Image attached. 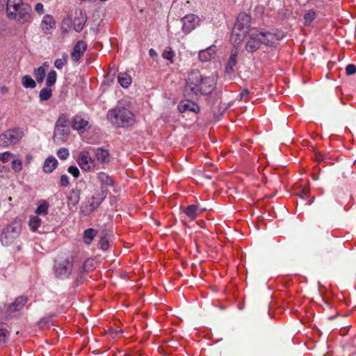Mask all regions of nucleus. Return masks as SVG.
<instances>
[{
	"label": "nucleus",
	"instance_id": "13d9d810",
	"mask_svg": "<svg viewBox=\"0 0 356 356\" xmlns=\"http://www.w3.org/2000/svg\"><path fill=\"white\" fill-rule=\"evenodd\" d=\"M3 89H5L6 91L8 90V88H3Z\"/></svg>",
	"mask_w": 356,
	"mask_h": 356
},
{
	"label": "nucleus",
	"instance_id": "a19ab883",
	"mask_svg": "<svg viewBox=\"0 0 356 356\" xmlns=\"http://www.w3.org/2000/svg\"><path fill=\"white\" fill-rule=\"evenodd\" d=\"M12 169L16 172H19L22 170V161L20 159H13L11 163Z\"/></svg>",
	"mask_w": 356,
	"mask_h": 356
},
{
	"label": "nucleus",
	"instance_id": "dca6fc26",
	"mask_svg": "<svg viewBox=\"0 0 356 356\" xmlns=\"http://www.w3.org/2000/svg\"><path fill=\"white\" fill-rule=\"evenodd\" d=\"M69 134V128L55 127L53 137L54 140L57 143H65L68 138Z\"/></svg>",
	"mask_w": 356,
	"mask_h": 356
},
{
	"label": "nucleus",
	"instance_id": "5fc2aeb1",
	"mask_svg": "<svg viewBox=\"0 0 356 356\" xmlns=\"http://www.w3.org/2000/svg\"><path fill=\"white\" fill-rule=\"evenodd\" d=\"M26 159L29 162L31 160H32L33 156L31 154H28L26 155Z\"/></svg>",
	"mask_w": 356,
	"mask_h": 356
},
{
	"label": "nucleus",
	"instance_id": "c756f323",
	"mask_svg": "<svg viewBox=\"0 0 356 356\" xmlns=\"http://www.w3.org/2000/svg\"><path fill=\"white\" fill-rule=\"evenodd\" d=\"M42 224V220L38 216H31L29 220V225L32 232H36Z\"/></svg>",
	"mask_w": 356,
	"mask_h": 356
},
{
	"label": "nucleus",
	"instance_id": "f257e3e1",
	"mask_svg": "<svg viewBox=\"0 0 356 356\" xmlns=\"http://www.w3.org/2000/svg\"><path fill=\"white\" fill-rule=\"evenodd\" d=\"M216 85L215 76H205L199 70H193L188 75L184 95L187 99H195L200 95L211 93Z\"/></svg>",
	"mask_w": 356,
	"mask_h": 356
},
{
	"label": "nucleus",
	"instance_id": "cd10ccee",
	"mask_svg": "<svg viewBox=\"0 0 356 356\" xmlns=\"http://www.w3.org/2000/svg\"><path fill=\"white\" fill-rule=\"evenodd\" d=\"M95 156L102 163H107L109 161L108 152L103 148H97L95 150Z\"/></svg>",
	"mask_w": 356,
	"mask_h": 356
},
{
	"label": "nucleus",
	"instance_id": "e433bc0d",
	"mask_svg": "<svg viewBox=\"0 0 356 356\" xmlns=\"http://www.w3.org/2000/svg\"><path fill=\"white\" fill-rule=\"evenodd\" d=\"M67 60H68V55H67V54L64 53L62 55V58H57L54 61V66L58 70H61L65 65H67Z\"/></svg>",
	"mask_w": 356,
	"mask_h": 356
},
{
	"label": "nucleus",
	"instance_id": "c03bdc74",
	"mask_svg": "<svg viewBox=\"0 0 356 356\" xmlns=\"http://www.w3.org/2000/svg\"><path fill=\"white\" fill-rule=\"evenodd\" d=\"M13 157V154L10 152L7 151L3 153H0V161L4 163H7Z\"/></svg>",
	"mask_w": 356,
	"mask_h": 356
},
{
	"label": "nucleus",
	"instance_id": "72a5a7b5",
	"mask_svg": "<svg viewBox=\"0 0 356 356\" xmlns=\"http://www.w3.org/2000/svg\"><path fill=\"white\" fill-rule=\"evenodd\" d=\"M52 96V90L50 88H48L46 86L45 88H42L39 93V98L40 100L47 101L51 98Z\"/></svg>",
	"mask_w": 356,
	"mask_h": 356
},
{
	"label": "nucleus",
	"instance_id": "6ab92c4d",
	"mask_svg": "<svg viewBox=\"0 0 356 356\" xmlns=\"http://www.w3.org/2000/svg\"><path fill=\"white\" fill-rule=\"evenodd\" d=\"M216 54V47L211 46L199 52L198 57L202 62H207L210 60Z\"/></svg>",
	"mask_w": 356,
	"mask_h": 356
},
{
	"label": "nucleus",
	"instance_id": "6e6552de",
	"mask_svg": "<svg viewBox=\"0 0 356 356\" xmlns=\"http://www.w3.org/2000/svg\"><path fill=\"white\" fill-rule=\"evenodd\" d=\"M73 268V261L71 259H65L55 264L54 266V274L59 279H66L72 273Z\"/></svg>",
	"mask_w": 356,
	"mask_h": 356
},
{
	"label": "nucleus",
	"instance_id": "79ce46f5",
	"mask_svg": "<svg viewBox=\"0 0 356 356\" xmlns=\"http://www.w3.org/2000/svg\"><path fill=\"white\" fill-rule=\"evenodd\" d=\"M8 334L9 332L6 329L0 327V346L6 343Z\"/></svg>",
	"mask_w": 356,
	"mask_h": 356
},
{
	"label": "nucleus",
	"instance_id": "7c9ffc66",
	"mask_svg": "<svg viewBox=\"0 0 356 356\" xmlns=\"http://www.w3.org/2000/svg\"><path fill=\"white\" fill-rule=\"evenodd\" d=\"M118 80L123 88H128L131 83V78L127 73H120L118 76Z\"/></svg>",
	"mask_w": 356,
	"mask_h": 356
},
{
	"label": "nucleus",
	"instance_id": "7ed1b4c3",
	"mask_svg": "<svg viewBox=\"0 0 356 356\" xmlns=\"http://www.w3.org/2000/svg\"><path fill=\"white\" fill-rule=\"evenodd\" d=\"M107 120L114 127L127 128L135 124L134 114L124 106H115L106 113Z\"/></svg>",
	"mask_w": 356,
	"mask_h": 356
},
{
	"label": "nucleus",
	"instance_id": "c85d7f7f",
	"mask_svg": "<svg viewBox=\"0 0 356 356\" xmlns=\"http://www.w3.org/2000/svg\"><path fill=\"white\" fill-rule=\"evenodd\" d=\"M97 232L95 229H92V228L86 229L83 232V242L87 245H90L92 243L94 238L95 237V236L97 235Z\"/></svg>",
	"mask_w": 356,
	"mask_h": 356
},
{
	"label": "nucleus",
	"instance_id": "412c9836",
	"mask_svg": "<svg viewBox=\"0 0 356 356\" xmlns=\"http://www.w3.org/2000/svg\"><path fill=\"white\" fill-rule=\"evenodd\" d=\"M86 21L87 17L86 14L81 12L79 15L75 17L74 21L72 22L74 31L76 32L80 33L83 30Z\"/></svg>",
	"mask_w": 356,
	"mask_h": 356
},
{
	"label": "nucleus",
	"instance_id": "c9c22d12",
	"mask_svg": "<svg viewBox=\"0 0 356 356\" xmlns=\"http://www.w3.org/2000/svg\"><path fill=\"white\" fill-rule=\"evenodd\" d=\"M69 119L66 114H61L59 115L56 122L55 127H67L68 128Z\"/></svg>",
	"mask_w": 356,
	"mask_h": 356
},
{
	"label": "nucleus",
	"instance_id": "f8f14e48",
	"mask_svg": "<svg viewBox=\"0 0 356 356\" xmlns=\"http://www.w3.org/2000/svg\"><path fill=\"white\" fill-rule=\"evenodd\" d=\"M71 125L73 129L83 133L88 128V119L76 115L73 118Z\"/></svg>",
	"mask_w": 356,
	"mask_h": 356
},
{
	"label": "nucleus",
	"instance_id": "58836bf2",
	"mask_svg": "<svg viewBox=\"0 0 356 356\" xmlns=\"http://www.w3.org/2000/svg\"><path fill=\"white\" fill-rule=\"evenodd\" d=\"M162 56L164 59L169 60L170 63H173V57L175 56V52L171 47H168L163 51Z\"/></svg>",
	"mask_w": 356,
	"mask_h": 356
},
{
	"label": "nucleus",
	"instance_id": "0eeeda50",
	"mask_svg": "<svg viewBox=\"0 0 356 356\" xmlns=\"http://www.w3.org/2000/svg\"><path fill=\"white\" fill-rule=\"evenodd\" d=\"M8 17L10 19H15L21 24L30 23L32 21V8L29 4L24 3L17 11L14 12L13 15Z\"/></svg>",
	"mask_w": 356,
	"mask_h": 356
},
{
	"label": "nucleus",
	"instance_id": "39448f33",
	"mask_svg": "<svg viewBox=\"0 0 356 356\" xmlns=\"http://www.w3.org/2000/svg\"><path fill=\"white\" fill-rule=\"evenodd\" d=\"M23 129L15 127L0 134V147H8L19 143L24 137Z\"/></svg>",
	"mask_w": 356,
	"mask_h": 356
},
{
	"label": "nucleus",
	"instance_id": "ddd939ff",
	"mask_svg": "<svg viewBox=\"0 0 356 356\" xmlns=\"http://www.w3.org/2000/svg\"><path fill=\"white\" fill-rule=\"evenodd\" d=\"M87 49V44L83 40H79L74 45L71 54L72 60L74 62H79L80 58Z\"/></svg>",
	"mask_w": 356,
	"mask_h": 356
},
{
	"label": "nucleus",
	"instance_id": "4c0bfd02",
	"mask_svg": "<svg viewBox=\"0 0 356 356\" xmlns=\"http://www.w3.org/2000/svg\"><path fill=\"white\" fill-rule=\"evenodd\" d=\"M316 17V13L314 10H309L304 15L305 24L309 25Z\"/></svg>",
	"mask_w": 356,
	"mask_h": 356
},
{
	"label": "nucleus",
	"instance_id": "37998d69",
	"mask_svg": "<svg viewBox=\"0 0 356 356\" xmlns=\"http://www.w3.org/2000/svg\"><path fill=\"white\" fill-rule=\"evenodd\" d=\"M57 156L61 160H65L69 156V151L67 148L62 147L57 151Z\"/></svg>",
	"mask_w": 356,
	"mask_h": 356
},
{
	"label": "nucleus",
	"instance_id": "09e8293b",
	"mask_svg": "<svg viewBox=\"0 0 356 356\" xmlns=\"http://www.w3.org/2000/svg\"><path fill=\"white\" fill-rule=\"evenodd\" d=\"M70 184L69 177L66 175H62L60 179V185L63 187H67Z\"/></svg>",
	"mask_w": 356,
	"mask_h": 356
},
{
	"label": "nucleus",
	"instance_id": "603ef678",
	"mask_svg": "<svg viewBox=\"0 0 356 356\" xmlns=\"http://www.w3.org/2000/svg\"><path fill=\"white\" fill-rule=\"evenodd\" d=\"M35 11L39 13L40 15H42L44 13V6L42 3H38L36 5H35Z\"/></svg>",
	"mask_w": 356,
	"mask_h": 356
},
{
	"label": "nucleus",
	"instance_id": "2eb2a0df",
	"mask_svg": "<svg viewBox=\"0 0 356 356\" xmlns=\"http://www.w3.org/2000/svg\"><path fill=\"white\" fill-rule=\"evenodd\" d=\"M206 211L205 208H200L197 204H190L183 209V213L191 220H194L197 216Z\"/></svg>",
	"mask_w": 356,
	"mask_h": 356
},
{
	"label": "nucleus",
	"instance_id": "1a4fd4ad",
	"mask_svg": "<svg viewBox=\"0 0 356 356\" xmlns=\"http://www.w3.org/2000/svg\"><path fill=\"white\" fill-rule=\"evenodd\" d=\"M250 15L245 13H241L236 18V21L233 29H235V31H239L247 34L252 30V29L250 28Z\"/></svg>",
	"mask_w": 356,
	"mask_h": 356
},
{
	"label": "nucleus",
	"instance_id": "f704fd0d",
	"mask_svg": "<svg viewBox=\"0 0 356 356\" xmlns=\"http://www.w3.org/2000/svg\"><path fill=\"white\" fill-rule=\"evenodd\" d=\"M56 72L54 70L49 72L46 78V86L48 88L53 86L56 83Z\"/></svg>",
	"mask_w": 356,
	"mask_h": 356
},
{
	"label": "nucleus",
	"instance_id": "9b49d317",
	"mask_svg": "<svg viewBox=\"0 0 356 356\" xmlns=\"http://www.w3.org/2000/svg\"><path fill=\"white\" fill-rule=\"evenodd\" d=\"M77 162L80 168L85 171H90L95 166L94 160L91 159L87 152H82L80 153Z\"/></svg>",
	"mask_w": 356,
	"mask_h": 356
},
{
	"label": "nucleus",
	"instance_id": "4d7b16f0",
	"mask_svg": "<svg viewBox=\"0 0 356 356\" xmlns=\"http://www.w3.org/2000/svg\"><path fill=\"white\" fill-rule=\"evenodd\" d=\"M316 159H317L318 161H321V156H316Z\"/></svg>",
	"mask_w": 356,
	"mask_h": 356
},
{
	"label": "nucleus",
	"instance_id": "de8ad7c7",
	"mask_svg": "<svg viewBox=\"0 0 356 356\" xmlns=\"http://www.w3.org/2000/svg\"><path fill=\"white\" fill-rule=\"evenodd\" d=\"M346 73L348 75H353L356 73V66L354 64H348L346 67Z\"/></svg>",
	"mask_w": 356,
	"mask_h": 356
},
{
	"label": "nucleus",
	"instance_id": "20e7f679",
	"mask_svg": "<svg viewBox=\"0 0 356 356\" xmlns=\"http://www.w3.org/2000/svg\"><path fill=\"white\" fill-rule=\"evenodd\" d=\"M107 195V190L102 191H97L93 195L88 198L80 207L81 213L85 216H89L95 211L102 203Z\"/></svg>",
	"mask_w": 356,
	"mask_h": 356
},
{
	"label": "nucleus",
	"instance_id": "864d4df0",
	"mask_svg": "<svg viewBox=\"0 0 356 356\" xmlns=\"http://www.w3.org/2000/svg\"><path fill=\"white\" fill-rule=\"evenodd\" d=\"M149 54L151 57H154V56H156V53L153 49H149Z\"/></svg>",
	"mask_w": 356,
	"mask_h": 356
},
{
	"label": "nucleus",
	"instance_id": "a878e982",
	"mask_svg": "<svg viewBox=\"0 0 356 356\" xmlns=\"http://www.w3.org/2000/svg\"><path fill=\"white\" fill-rule=\"evenodd\" d=\"M238 56V51L236 49L232 50L231 55L227 61L225 67V73L231 74L234 72V67L236 65V58Z\"/></svg>",
	"mask_w": 356,
	"mask_h": 356
},
{
	"label": "nucleus",
	"instance_id": "f03ea898",
	"mask_svg": "<svg viewBox=\"0 0 356 356\" xmlns=\"http://www.w3.org/2000/svg\"><path fill=\"white\" fill-rule=\"evenodd\" d=\"M277 38L275 34L269 31H261L252 28L248 33V39L246 42L245 49L249 53H254L258 50L261 44L273 46Z\"/></svg>",
	"mask_w": 356,
	"mask_h": 356
},
{
	"label": "nucleus",
	"instance_id": "8fccbe9b",
	"mask_svg": "<svg viewBox=\"0 0 356 356\" xmlns=\"http://www.w3.org/2000/svg\"><path fill=\"white\" fill-rule=\"evenodd\" d=\"M298 195L301 199L306 200L309 197V191L307 188H304Z\"/></svg>",
	"mask_w": 356,
	"mask_h": 356
},
{
	"label": "nucleus",
	"instance_id": "4468645a",
	"mask_svg": "<svg viewBox=\"0 0 356 356\" xmlns=\"http://www.w3.org/2000/svg\"><path fill=\"white\" fill-rule=\"evenodd\" d=\"M41 28L45 35L51 33V30L56 29V22L50 15H45L41 22Z\"/></svg>",
	"mask_w": 356,
	"mask_h": 356
},
{
	"label": "nucleus",
	"instance_id": "3c124183",
	"mask_svg": "<svg viewBox=\"0 0 356 356\" xmlns=\"http://www.w3.org/2000/svg\"><path fill=\"white\" fill-rule=\"evenodd\" d=\"M249 90L248 89H243L240 94V99L246 101L249 95Z\"/></svg>",
	"mask_w": 356,
	"mask_h": 356
},
{
	"label": "nucleus",
	"instance_id": "9d476101",
	"mask_svg": "<svg viewBox=\"0 0 356 356\" xmlns=\"http://www.w3.org/2000/svg\"><path fill=\"white\" fill-rule=\"evenodd\" d=\"M181 22L182 31L185 33H188L195 29L198 24L199 18L193 14H190L182 17Z\"/></svg>",
	"mask_w": 356,
	"mask_h": 356
},
{
	"label": "nucleus",
	"instance_id": "49530a36",
	"mask_svg": "<svg viewBox=\"0 0 356 356\" xmlns=\"http://www.w3.org/2000/svg\"><path fill=\"white\" fill-rule=\"evenodd\" d=\"M67 171L75 178L79 177V176L80 175L79 170L78 169V168L76 166H74V165H70L68 168Z\"/></svg>",
	"mask_w": 356,
	"mask_h": 356
},
{
	"label": "nucleus",
	"instance_id": "aec40b11",
	"mask_svg": "<svg viewBox=\"0 0 356 356\" xmlns=\"http://www.w3.org/2000/svg\"><path fill=\"white\" fill-rule=\"evenodd\" d=\"M178 109L181 113H184L186 111L198 113L200 110L198 105L192 101L179 103L178 105Z\"/></svg>",
	"mask_w": 356,
	"mask_h": 356
},
{
	"label": "nucleus",
	"instance_id": "393cba45",
	"mask_svg": "<svg viewBox=\"0 0 356 356\" xmlns=\"http://www.w3.org/2000/svg\"><path fill=\"white\" fill-rule=\"evenodd\" d=\"M27 302V298L24 296H19L9 305L8 311L10 312H17L21 310Z\"/></svg>",
	"mask_w": 356,
	"mask_h": 356
},
{
	"label": "nucleus",
	"instance_id": "ea45409f",
	"mask_svg": "<svg viewBox=\"0 0 356 356\" xmlns=\"http://www.w3.org/2000/svg\"><path fill=\"white\" fill-rule=\"evenodd\" d=\"M72 25V19L70 17L65 18L61 24V31L64 33H69Z\"/></svg>",
	"mask_w": 356,
	"mask_h": 356
},
{
	"label": "nucleus",
	"instance_id": "473e14b6",
	"mask_svg": "<svg viewBox=\"0 0 356 356\" xmlns=\"http://www.w3.org/2000/svg\"><path fill=\"white\" fill-rule=\"evenodd\" d=\"M45 74V69L43 66L35 68L33 71V74L35 77L36 81L39 83L43 82Z\"/></svg>",
	"mask_w": 356,
	"mask_h": 356
},
{
	"label": "nucleus",
	"instance_id": "b1692460",
	"mask_svg": "<svg viewBox=\"0 0 356 356\" xmlns=\"http://www.w3.org/2000/svg\"><path fill=\"white\" fill-rule=\"evenodd\" d=\"M58 161L53 156L47 157L43 164V171L45 173H51L54 171V170L57 167Z\"/></svg>",
	"mask_w": 356,
	"mask_h": 356
},
{
	"label": "nucleus",
	"instance_id": "a18cd8bd",
	"mask_svg": "<svg viewBox=\"0 0 356 356\" xmlns=\"http://www.w3.org/2000/svg\"><path fill=\"white\" fill-rule=\"evenodd\" d=\"M100 248L102 250H107L109 248V243L106 235L102 236L99 241Z\"/></svg>",
	"mask_w": 356,
	"mask_h": 356
},
{
	"label": "nucleus",
	"instance_id": "bb28decb",
	"mask_svg": "<svg viewBox=\"0 0 356 356\" xmlns=\"http://www.w3.org/2000/svg\"><path fill=\"white\" fill-rule=\"evenodd\" d=\"M246 35V33L239 31H235V29H233L230 40L234 46H238L241 44Z\"/></svg>",
	"mask_w": 356,
	"mask_h": 356
},
{
	"label": "nucleus",
	"instance_id": "4be33fe9",
	"mask_svg": "<svg viewBox=\"0 0 356 356\" xmlns=\"http://www.w3.org/2000/svg\"><path fill=\"white\" fill-rule=\"evenodd\" d=\"M81 192L77 188H73L70 191L67 197L68 207H76L80 200Z\"/></svg>",
	"mask_w": 356,
	"mask_h": 356
},
{
	"label": "nucleus",
	"instance_id": "423d86ee",
	"mask_svg": "<svg viewBox=\"0 0 356 356\" xmlns=\"http://www.w3.org/2000/svg\"><path fill=\"white\" fill-rule=\"evenodd\" d=\"M22 224L20 220H15L3 229L1 235V241L5 245H9L13 243L21 232Z\"/></svg>",
	"mask_w": 356,
	"mask_h": 356
},
{
	"label": "nucleus",
	"instance_id": "6e6d98bb",
	"mask_svg": "<svg viewBox=\"0 0 356 356\" xmlns=\"http://www.w3.org/2000/svg\"><path fill=\"white\" fill-rule=\"evenodd\" d=\"M5 2V0H0V3L1 6H3V3Z\"/></svg>",
	"mask_w": 356,
	"mask_h": 356
},
{
	"label": "nucleus",
	"instance_id": "5701e85b",
	"mask_svg": "<svg viewBox=\"0 0 356 356\" xmlns=\"http://www.w3.org/2000/svg\"><path fill=\"white\" fill-rule=\"evenodd\" d=\"M50 204L49 202L46 200H41L38 202L37 208L35 211V213L36 216H47L49 213Z\"/></svg>",
	"mask_w": 356,
	"mask_h": 356
},
{
	"label": "nucleus",
	"instance_id": "f3484780",
	"mask_svg": "<svg viewBox=\"0 0 356 356\" xmlns=\"http://www.w3.org/2000/svg\"><path fill=\"white\" fill-rule=\"evenodd\" d=\"M97 179L101 184L100 190H107L106 188L111 186L114 184V180L108 174L104 172H100L97 174Z\"/></svg>",
	"mask_w": 356,
	"mask_h": 356
},
{
	"label": "nucleus",
	"instance_id": "2f4dec72",
	"mask_svg": "<svg viewBox=\"0 0 356 356\" xmlns=\"http://www.w3.org/2000/svg\"><path fill=\"white\" fill-rule=\"evenodd\" d=\"M22 84L26 88H35L36 87L35 81L30 75H24L22 77Z\"/></svg>",
	"mask_w": 356,
	"mask_h": 356
},
{
	"label": "nucleus",
	"instance_id": "a211bd4d",
	"mask_svg": "<svg viewBox=\"0 0 356 356\" xmlns=\"http://www.w3.org/2000/svg\"><path fill=\"white\" fill-rule=\"evenodd\" d=\"M24 3L22 0H7L6 1V13L7 16L13 15V13L17 11Z\"/></svg>",
	"mask_w": 356,
	"mask_h": 356
}]
</instances>
